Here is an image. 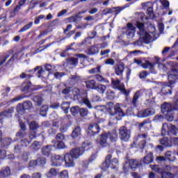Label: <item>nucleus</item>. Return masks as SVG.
<instances>
[{"label": "nucleus", "instance_id": "obj_30", "mask_svg": "<svg viewBox=\"0 0 178 178\" xmlns=\"http://www.w3.org/2000/svg\"><path fill=\"white\" fill-rule=\"evenodd\" d=\"M160 144L163 145V147H165V148L168 147H172V141L169 140L167 137H164L162 139L160 140Z\"/></svg>", "mask_w": 178, "mask_h": 178}, {"label": "nucleus", "instance_id": "obj_40", "mask_svg": "<svg viewBox=\"0 0 178 178\" xmlns=\"http://www.w3.org/2000/svg\"><path fill=\"white\" fill-rule=\"evenodd\" d=\"M67 63L68 65H71L72 66H77L79 65V58H70L67 60Z\"/></svg>", "mask_w": 178, "mask_h": 178}, {"label": "nucleus", "instance_id": "obj_4", "mask_svg": "<svg viewBox=\"0 0 178 178\" xmlns=\"http://www.w3.org/2000/svg\"><path fill=\"white\" fill-rule=\"evenodd\" d=\"M31 108H33V103L30 100H26L17 106V112L19 115H24L26 111H29Z\"/></svg>", "mask_w": 178, "mask_h": 178}, {"label": "nucleus", "instance_id": "obj_42", "mask_svg": "<svg viewBox=\"0 0 178 178\" xmlns=\"http://www.w3.org/2000/svg\"><path fill=\"white\" fill-rule=\"evenodd\" d=\"M58 175V171L55 168H51L49 171L46 174L47 177L52 178Z\"/></svg>", "mask_w": 178, "mask_h": 178}, {"label": "nucleus", "instance_id": "obj_35", "mask_svg": "<svg viewBox=\"0 0 178 178\" xmlns=\"http://www.w3.org/2000/svg\"><path fill=\"white\" fill-rule=\"evenodd\" d=\"M178 81V75L177 74H169L168 75V81H169V84H170V86H172V84H175L176 83V81Z\"/></svg>", "mask_w": 178, "mask_h": 178}, {"label": "nucleus", "instance_id": "obj_63", "mask_svg": "<svg viewBox=\"0 0 178 178\" xmlns=\"http://www.w3.org/2000/svg\"><path fill=\"white\" fill-rule=\"evenodd\" d=\"M108 99H113L115 98V92L113 90H108L106 92Z\"/></svg>", "mask_w": 178, "mask_h": 178}, {"label": "nucleus", "instance_id": "obj_6", "mask_svg": "<svg viewBox=\"0 0 178 178\" xmlns=\"http://www.w3.org/2000/svg\"><path fill=\"white\" fill-rule=\"evenodd\" d=\"M111 86H113V88H114L115 90H119V91L124 94V95H126V97L129 95L128 91L124 88V83H121L120 80L112 79Z\"/></svg>", "mask_w": 178, "mask_h": 178}, {"label": "nucleus", "instance_id": "obj_34", "mask_svg": "<svg viewBox=\"0 0 178 178\" xmlns=\"http://www.w3.org/2000/svg\"><path fill=\"white\" fill-rule=\"evenodd\" d=\"M61 109L64 111V113L67 114L69 113V109H70V102H63L61 104Z\"/></svg>", "mask_w": 178, "mask_h": 178}, {"label": "nucleus", "instance_id": "obj_20", "mask_svg": "<svg viewBox=\"0 0 178 178\" xmlns=\"http://www.w3.org/2000/svg\"><path fill=\"white\" fill-rule=\"evenodd\" d=\"M11 175L12 172L10 171V168H9V166L4 167L0 170V178L9 177Z\"/></svg>", "mask_w": 178, "mask_h": 178}, {"label": "nucleus", "instance_id": "obj_52", "mask_svg": "<svg viewBox=\"0 0 178 178\" xmlns=\"http://www.w3.org/2000/svg\"><path fill=\"white\" fill-rule=\"evenodd\" d=\"M33 27V22H29L28 24L25 25L22 27L19 31V33H24V31H27L29 29H31Z\"/></svg>", "mask_w": 178, "mask_h": 178}, {"label": "nucleus", "instance_id": "obj_64", "mask_svg": "<svg viewBox=\"0 0 178 178\" xmlns=\"http://www.w3.org/2000/svg\"><path fill=\"white\" fill-rule=\"evenodd\" d=\"M58 178H69V174L67 170H63L60 172Z\"/></svg>", "mask_w": 178, "mask_h": 178}, {"label": "nucleus", "instance_id": "obj_23", "mask_svg": "<svg viewBox=\"0 0 178 178\" xmlns=\"http://www.w3.org/2000/svg\"><path fill=\"white\" fill-rule=\"evenodd\" d=\"M51 148H52V145H48L42 148V154L47 158L51 155Z\"/></svg>", "mask_w": 178, "mask_h": 178}, {"label": "nucleus", "instance_id": "obj_21", "mask_svg": "<svg viewBox=\"0 0 178 178\" xmlns=\"http://www.w3.org/2000/svg\"><path fill=\"white\" fill-rule=\"evenodd\" d=\"M155 63H151L148 60H146L145 63L142 64V67L143 69H149L151 73H155V71L154 70L155 69Z\"/></svg>", "mask_w": 178, "mask_h": 178}, {"label": "nucleus", "instance_id": "obj_36", "mask_svg": "<svg viewBox=\"0 0 178 178\" xmlns=\"http://www.w3.org/2000/svg\"><path fill=\"white\" fill-rule=\"evenodd\" d=\"M38 129H40V124L35 121H32L29 123V130L35 131Z\"/></svg>", "mask_w": 178, "mask_h": 178}, {"label": "nucleus", "instance_id": "obj_5", "mask_svg": "<svg viewBox=\"0 0 178 178\" xmlns=\"http://www.w3.org/2000/svg\"><path fill=\"white\" fill-rule=\"evenodd\" d=\"M170 133H171V134L173 136L177 135V128L176 126L171 124L170 129H169V126L168 124H163L161 129V136H168Z\"/></svg>", "mask_w": 178, "mask_h": 178}, {"label": "nucleus", "instance_id": "obj_61", "mask_svg": "<svg viewBox=\"0 0 178 178\" xmlns=\"http://www.w3.org/2000/svg\"><path fill=\"white\" fill-rule=\"evenodd\" d=\"M56 142L63 141L65 140V135L62 133H58L56 136Z\"/></svg>", "mask_w": 178, "mask_h": 178}, {"label": "nucleus", "instance_id": "obj_1", "mask_svg": "<svg viewBox=\"0 0 178 178\" xmlns=\"http://www.w3.org/2000/svg\"><path fill=\"white\" fill-rule=\"evenodd\" d=\"M106 109L110 115L111 116H115L118 120H120L124 116V113L122 111L119 104H116L114 106L113 102H108L106 104Z\"/></svg>", "mask_w": 178, "mask_h": 178}, {"label": "nucleus", "instance_id": "obj_26", "mask_svg": "<svg viewBox=\"0 0 178 178\" xmlns=\"http://www.w3.org/2000/svg\"><path fill=\"white\" fill-rule=\"evenodd\" d=\"M95 90L97 91L99 94H105V91H106V86L102 83H97Z\"/></svg>", "mask_w": 178, "mask_h": 178}, {"label": "nucleus", "instance_id": "obj_2", "mask_svg": "<svg viewBox=\"0 0 178 178\" xmlns=\"http://www.w3.org/2000/svg\"><path fill=\"white\" fill-rule=\"evenodd\" d=\"M136 26L139 30V31H138V35L142 37L145 44H151V42H154V40L155 39L154 37L149 36V33L145 31V29L144 28V24L140 22H137Z\"/></svg>", "mask_w": 178, "mask_h": 178}, {"label": "nucleus", "instance_id": "obj_49", "mask_svg": "<svg viewBox=\"0 0 178 178\" xmlns=\"http://www.w3.org/2000/svg\"><path fill=\"white\" fill-rule=\"evenodd\" d=\"M1 143L3 145V147H8V145H10L12 143V138H4L1 139Z\"/></svg>", "mask_w": 178, "mask_h": 178}, {"label": "nucleus", "instance_id": "obj_57", "mask_svg": "<svg viewBox=\"0 0 178 178\" xmlns=\"http://www.w3.org/2000/svg\"><path fill=\"white\" fill-rule=\"evenodd\" d=\"M32 148H33L35 151H38L41 148V143L38 141H34L31 145Z\"/></svg>", "mask_w": 178, "mask_h": 178}, {"label": "nucleus", "instance_id": "obj_9", "mask_svg": "<svg viewBox=\"0 0 178 178\" xmlns=\"http://www.w3.org/2000/svg\"><path fill=\"white\" fill-rule=\"evenodd\" d=\"M65 166L67 168H73L74 167L75 163H74V158L70 153H66L64 155L63 158Z\"/></svg>", "mask_w": 178, "mask_h": 178}, {"label": "nucleus", "instance_id": "obj_33", "mask_svg": "<svg viewBox=\"0 0 178 178\" xmlns=\"http://www.w3.org/2000/svg\"><path fill=\"white\" fill-rule=\"evenodd\" d=\"M99 52V48L97 46H91L88 48V55H95Z\"/></svg>", "mask_w": 178, "mask_h": 178}, {"label": "nucleus", "instance_id": "obj_27", "mask_svg": "<svg viewBox=\"0 0 178 178\" xmlns=\"http://www.w3.org/2000/svg\"><path fill=\"white\" fill-rule=\"evenodd\" d=\"M147 29L149 33V37H154V41H155V40H156V33H155L156 29L155 28V26L152 24H149L147 26Z\"/></svg>", "mask_w": 178, "mask_h": 178}, {"label": "nucleus", "instance_id": "obj_17", "mask_svg": "<svg viewBox=\"0 0 178 178\" xmlns=\"http://www.w3.org/2000/svg\"><path fill=\"white\" fill-rule=\"evenodd\" d=\"M63 162V157L60 155L55 154L52 159V166H60Z\"/></svg>", "mask_w": 178, "mask_h": 178}, {"label": "nucleus", "instance_id": "obj_28", "mask_svg": "<svg viewBox=\"0 0 178 178\" xmlns=\"http://www.w3.org/2000/svg\"><path fill=\"white\" fill-rule=\"evenodd\" d=\"M85 83L86 88H89L90 90H95V87H97V82L94 79L86 81Z\"/></svg>", "mask_w": 178, "mask_h": 178}, {"label": "nucleus", "instance_id": "obj_3", "mask_svg": "<svg viewBox=\"0 0 178 178\" xmlns=\"http://www.w3.org/2000/svg\"><path fill=\"white\" fill-rule=\"evenodd\" d=\"M173 111H178V99H177L172 104L164 102L161 105V113L163 115L173 112Z\"/></svg>", "mask_w": 178, "mask_h": 178}, {"label": "nucleus", "instance_id": "obj_13", "mask_svg": "<svg viewBox=\"0 0 178 178\" xmlns=\"http://www.w3.org/2000/svg\"><path fill=\"white\" fill-rule=\"evenodd\" d=\"M152 162H154V154L152 152H149L143 159H140V165H149Z\"/></svg>", "mask_w": 178, "mask_h": 178}, {"label": "nucleus", "instance_id": "obj_18", "mask_svg": "<svg viewBox=\"0 0 178 178\" xmlns=\"http://www.w3.org/2000/svg\"><path fill=\"white\" fill-rule=\"evenodd\" d=\"M114 70L117 76H123V72H124V64L123 63L117 64L114 67Z\"/></svg>", "mask_w": 178, "mask_h": 178}, {"label": "nucleus", "instance_id": "obj_43", "mask_svg": "<svg viewBox=\"0 0 178 178\" xmlns=\"http://www.w3.org/2000/svg\"><path fill=\"white\" fill-rule=\"evenodd\" d=\"M48 109L49 108L48 107V105H43L40 110V115L41 116L45 117L47 116V113L48 112Z\"/></svg>", "mask_w": 178, "mask_h": 178}, {"label": "nucleus", "instance_id": "obj_60", "mask_svg": "<svg viewBox=\"0 0 178 178\" xmlns=\"http://www.w3.org/2000/svg\"><path fill=\"white\" fill-rule=\"evenodd\" d=\"M162 178H173V174L169 172H163L161 173Z\"/></svg>", "mask_w": 178, "mask_h": 178}, {"label": "nucleus", "instance_id": "obj_54", "mask_svg": "<svg viewBox=\"0 0 178 178\" xmlns=\"http://www.w3.org/2000/svg\"><path fill=\"white\" fill-rule=\"evenodd\" d=\"M79 115L81 118H86L88 115V109L84 108H79Z\"/></svg>", "mask_w": 178, "mask_h": 178}, {"label": "nucleus", "instance_id": "obj_8", "mask_svg": "<svg viewBox=\"0 0 178 178\" xmlns=\"http://www.w3.org/2000/svg\"><path fill=\"white\" fill-rule=\"evenodd\" d=\"M155 109L153 108H146L142 111H140L137 113L138 118H149V116H152L155 115Z\"/></svg>", "mask_w": 178, "mask_h": 178}, {"label": "nucleus", "instance_id": "obj_16", "mask_svg": "<svg viewBox=\"0 0 178 178\" xmlns=\"http://www.w3.org/2000/svg\"><path fill=\"white\" fill-rule=\"evenodd\" d=\"M108 134L106 133H104L100 136L99 140H98V143L100 147H108L109 144L108 143Z\"/></svg>", "mask_w": 178, "mask_h": 178}, {"label": "nucleus", "instance_id": "obj_11", "mask_svg": "<svg viewBox=\"0 0 178 178\" xmlns=\"http://www.w3.org/2000/svg\"><path fill=\"white\" fill-rule=\"evenodd\" d=\"M125 34L127 38L131 39L134 37V34H136V27L133 26V24L128 23L127 24V27L125 28Z\"/></svg>", "mask_w": 178, "mask_h": 178}, {"label": "nucleus", "instance_id": "obj_38", "mask_svg": "<svg viewBox=\"0 0 178 178\" xmlns=\"http://www.w3.org/2000/svg\"><path fill=\"white\" fill-rule=\"evenodd\" d=\"M80 134H81V129H80V127H76L74 128V129L73 130V131L72 133V137L73 138H76L79 137V136H80Z\"/></svg>", "mask_w": 178, "mask_h": 178}, {"label": "nucleus", "instance_id": "obj_46", "mask_svg": "<svg viewBox=\"0 0 178 178\" xmlns=\"http://www.w3.org/2000/svg\"><path fill=\"white\" fill-rule=\"evenodd\" d=\"M79 111L80 106H74L70 108V112L73 116H76V115H79Z\"/></svg>", "mask_w": 178, "mask_h": 178}, {"label": "nucleus", "instance_id": "obj_51", "mask_svg": "<svg viewBox=\"0 0 178 178\" xmlns=\"http://www.w3.org/2000/svg\"><path fill=\"white\" fill-rule=\"evenodd\" d=\"M135 16L138 20H140L141 22H144V19H145V14L144 13H135Z\"/></svg>", "mask_w": 178, "mask_h": 178}, {"label": "nucleus", "instance_id": "obj_41", "mask_svg": "<svg viewBox=\"0 0 178 178\" xmlns=\"http://www.w3.org/2000/svg\"><path fill=\"white\" fill-rule=\"evenodd\" d=\"M95 79H96V80L97 81H99V83H109V81L105 78H104V76H102V75L99 74H97L95 76Z\"/></svg>", "mask_w": 178, "mask_h": 178}, {"label": "nucleus", "instance_id": "obj_12", "mask_svg": "<svg viewBox=\"0 0 178 178\" xmlns=\"http://www.w3.org/2000/svg\"><path fill=\"white\" fill-rule=\"evenodd\" d=\"M86 149L84 147H76L71 149L70 151V154L74 158V159H79L83 154H84V152Z\"/></svg>", "mask_w": 178, "mask_h": 178}, {"label": "nucleus", "instance_id": "obj_62", "mask_svg": "<svg viewBox=\"0 0 178 178\" xmlns=\"http://www.w3.org/2000/svg\"><path fill=\"white\" fill-rule=\"evenodd\" d=\"M37 161L38 165H44L47 163V159L44 157H39Z\"/></svg>", "mask_w": 178, "mask_h": 178}, {"label": "nucleus", "instance_id": "obj_53", "mask_svg": "<svg viewBox=\"0 0 178 178\" xmlns=\"http://www.w3.org/2000/svg\"><path fill=\"white\" fill-rule=\"evenodd\" d=\"M44 69L47 70V72H49V73H52L54 70H55L56 67L54 65H51V64H46L44 65Z\"/></svg>", "mask_w": 178, "mask_h": 178}, {"label": "nucleus", "instance_id": "obj_44", "mask_svg": "<svg viewBox=\"0 0 178 178\" xmlns=\"http://www.w3.org/2000/svg\"><path fill=\"white\" fill-rule=\"evenodd\" d=\"M54 147L56 148L57 149H65L66 148V145H65V143L63 141H59L56 142L54 145Z\"/></svg>", "mask_w": 178, "mask_h": 178}, {"label": "nucleus", "instance_id": "obj_56", "mask_svg": "<svg viewBox=\"0 0 178 178\" xmlns=\"http://www.w3.org/2000/svg\"><path fill=\"white\" fill-rule=\"evenodd\" d=\"M15 58H17V53H15L13 56H11V58L6 63V66L13 65V62H15Z\"/></svg>", "mask_w": 178, "mask_h": 178}, {"label": "nucleus", "instance_id": "obj_22", "mask_svg": "<svg viewBox=\"0 0 178 178\" xmlns=\"http://www.w3.org/2000/svg\"><path fill=\"white\" fill-rule=\"evenodd\" d=\"M107 134V138H109L111 140V141H112V143H115L116 141H118V133H116V131H108V133H106Z\"/></svg>", "mask_w": 178, "mask_h": 178}, {"label": "nucleus", "instance_id": "obj_47", "mask_svg": "<svg viewBox=\"0 0 178 178\" xmlns=\"http://www.w3.org/2000/svg\"><path fill=\"white\" fill-rule=\"evenodd\" d=\"M90 74H95L97 73H101V65L97 66L95 68H92L88 70Z\"/></svg>", "mask_w": 178, "mask_h": 178}, {"label": "nucleus", "instance_id": "obj_32", "mask_svg": "<svg viewBox=\"0 0 178 178\" xmlns=\"http://www.w3.org/2000/svg\"><path fill=\"white\" fill-rule=\"evenodd\" d=\"M7 17L8 15H6V13H3L1 15H0V29H2V27L6 26V23H8Z\"/></svg>", "mask_w": 178, "mask_h": 178}, {"label": "nucleus", "instance_id": "obj_29", "mask_svg": "<svg viewBox=\"0 0 178 178\" xmlns=\"http://www.w3.org/2000/svg\"><path fill=\"white\" fill-rule=\"evenodd\" d=\"M33 101L36 106H41L44 102V98L41 95H37L33 97Z\"/></svg>", "mask_w": 178, "mask_h": 178}, {"label": "nucleus", "instance_id": "obj_45", "mask_svg": "<svg viewBox=\"0 0 178 178\" xmlns=\"http://www.w3.org/2000/svg\"><path fill=\"white\" fill-rule=\"evenodd\" d=\"M118 165H119V160H118V159L114 158L111 161L110 160V166L111 169H117Z\"/></svg>", "mask_w": 178, "mask_h": 178}, {"label": "nucleus", "instance_id": "obj_10", "mask_svg": "<svg viewBox=\"0 0 178 178\" xmlns=\"http://www.w3.org/2000/svg\"><path fill=\"white\" fill-rule=\"evenodd\" d=\"M15 111V107H10L8 109L4 110L0 113V129L2 127L3 123V118H9L10 115H12Z\"/></svg>", "mask_w": 178, "mask_h": 178}, {"label": "nucleus", "instance_id": "obj_15", "mask_svg": "<svg viewBox=\"0 0 178 178\" xmlns=\"http://www.w3.org/2000/svg\"><path fill=\"white\" fill-rule=\"evenodd\" d=\"M99 125L97 123H91L88 127V131L90 134H92V136H95V134H98L99 133Z\"/></svg>", "mask_w": 178, "mask_h": 178}, {"label": "nucleus", "instance_id": "obj_14", "mask_svg": "<svg viewBox=\"0 0 178 178\" xmlns=\"http://www.w3.org/2000/svg\"><path fill=\"white\" fill-rule=\"evenodd\" d=\"M111 159H112V154H110L106 156L104 162L100 165L102 170L105 172V170L109 169V166H111Z\"/></svg>", "mask_w": 178, "mask_h": 178}, {"label": "nucleus", "instance_id": "obj_58", "mask_svg": "<svg viewBox=\"0 0 178 178\" xmlns=\"http://www.w3.org/2000/svg\"><path fill=\"white\" fill-rule=\"evenodd\" d=\"M55 79H58V80H60L63 77V76H66V73L65 72H56L54 74Z\"/></svg>", "mask_w": 178, "mask_h": 178}, {"label": "nucleus", "instance_id": "obj_48", "mask_svg": "<svg viewBox=\"0 0 178 178\" xmlns=\"http://www.w3.org/2000/svg\"><path fill=\"white\" fill-rule=\"evenodd\" d=\"M151 169L154 170V172H156L157 173H163V170L159 168V165H150Z\"/></svg>", "mask_w": 178, "mask_h": 178}, {"label": "nucleus", "instance_id": "obj_59", "mask_svg": "<svg viewBox=\"0 0 178 178\" xmlns=\"http://www.w3.org/2000/svg\"><path fill=\"white\" fill-rule=\"evenodd\" d=\"M27 136V133H26V131H22L19 130L17 134H16V137H19V138H24Z\"/></svg>", "mask_w": 178, "mask_h": 178}, {"label": "nucleus", "instance_id": "obj_25", "mask_svg": "<svg viewBox=\"0 0 178 178\" xmlns=\"http://www.w3.org/2000/svg\"><path fill=\"white\" fill-rule=\"evenodd\" d=\"M69 80L70 84L71 86H74L75 84H76V83H79V81H80L81 78L80 76L75 74L74 75H71L69 78Z\"/></svg>", "mask_w": 178, "mask_h": 178}, {"label": "nucleus", "instance_id": "obj_7", "mask_svg": "<svg viewBox=\"0 0 178 178\" xmlns=\"http://www.w3.org/2000/svg\"><path fill=\"white\" fill-rule=\"evenodd\" d=\"M120 138L123 143H127L130 140V134L131 132L127 127L123 126L119 129Z\"/></svg>", "mask_w": 178, "mask_h": 178}, {"label": "nucleus", "instance_id": "obj_55", "mask_svg": "<svg viewBox=\"0 0 178 178\" xmlns=\"http://www.w3.org/2000/svg\"><path fill=\"white\" fill-rule=\"evenodd\" d=\"M164 115H165V119L168 122H173L175 116L173 115V113H172V112L166 113Z\"/></svg>", "mask_w": 178, "mask_h": 178}, {"label": "nucleus", "instance_id": "obj_24", "mask_svg": "<svg viewBox=\"0 0 178 178\" xmlns=\"http://www.w3.org/2000/svg\"><path fill=\"white\" fill-rule=\"evenodd\" d=\"M129 163L130 168L132 170H134L135 169H137L140 165H141V161L140 163L137 161V159H129Z\"/></svg>", "mask_w": 178, "mask_h": 178}, {"label": "nucleus", "instance_id": "obj_50", "mask_svg": "<svg viewBox=\"0 0 178 178\" xmlns=\"http://www.w3.org/2000/svg\"><path fill=\"white\" fill-rule=\"evenodd\" d=\"M31 87V82L27 81L24 82L22 84V91L23 92H26V91H29V89Z\"/></svg>", "mask_w": 178, "mask_h": 178}, {"label": "nucleus", "instance_id": "obj_31", "mask_svg": "<svg viewBox=\"0 0 178 178\" xmlns=\"http://www.w3.org/2000/svg\"><path fill=\"white\" fill-rule=\"evenodd\" d=\"M168 94H172V89L170 88V86L168 85H162L161 95H168Z\"/></svg>", "mask_w": 178, "mask_h": 178}, {"label": "nucleus", "instance_id": "obj_37", "mask_svg": "<svg viewBox=\"0 0 178 178\" xmlns=\"http://www.w3.org/2000/svg\"><path fill=\"white\" fill-rule=\"evenodd\" d=\"M170 65L171 66V73H178V63L170 61Z\"/></svg>", "mask_w": 178, "mask_h": 178}, {"label": "nucleus", "instance_id": "obj_39", "mask_svg": "<svg viewBox=\"0 0 178 178\" xmlns=\"http://www.w3.org/2000/svg\"><path fill=\"white\" fill-rule=\"evenodd\" d=\"M165 158L170 162H175V161H176V156L172 155L171 152H166L165 154Z\"/></svg>", "mask_w": 178, "mask_h": 178}, {"label": "nucleus", "instance_id": "obj_19", "mask_svg": "<svg viewBox=\"0 0 178 178\" xmlns=\"http://www.w3.org/2000/svg\"><path fill=\"white\" fill-rule=\"evenodd\" d=\"M142 94H143L142 90H138L134 95V97L131 100V105L134 108H137V104H138V98H140L141 97Z\"/></svg>", "mask_w": 178, "mask_h": 178}]
</instances>
